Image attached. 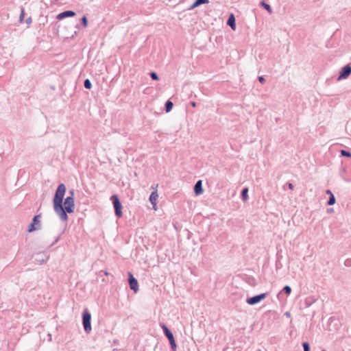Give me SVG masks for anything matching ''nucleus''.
I'll return each instance as SVG.
<instances>
[{
    "label": "nucleus",
    "instance_id": "10",
    "mask_svg": "<svg viewBox=\"0 0 351 351\" xmlns=\"http://www.w3.org/2000/svg\"><path fill=\"white\" fill-rule=\"evenodd\" d=\"M194 192L196 195H200L204 193L202 180H198L195 184Z\"/></svg>",
    "mask_w": 351,
    "mask_h": 351
},
{
    "label": "nucleus",
    "instance_id": "33",
    "mask_svg": "<svg viewBox=\"0 0 351 351\" xmlns=\"http://www.w3.org/2000/svg\"><path fill=\"white\" fill-rule=\"evenodd\" d=\"M289 188L290 189H293V184H289Z\"/></svg>",
    "mask_w": 351,
    "mask_h": 351
},
{
    "label": "nucleus",
    "instance_id": "35",
    "mask_svg": "<svg viewBox=\"0 0 351 351\" xmlns=\"http://www.w3.org/2000/svg\"><path fill=\"white\" fill-rule=\"evenodd\" d=\"M285 315H286V316H287V317H289V316H290V313H288V312H287V313H285Z\"/></svg>",
    "mask_w": 351,
    "mask_h": 351
},
{
    "label": "nucleus",
    "instance_id": "7",
    "mask_svg": "<svg viewBox=\"0 0 351 351\" xmlns=\"http://www.w3.org/2000/svg\"><path fill=\"white\" fill-rule=\"evenodd\" d=\"M129 283L130 289H132L135 293L138 290V284L137 280L134 278L131 273H129Z\"/></svg>",
    "mask_w": 351,
    "mask_h": 351
},
{
    "label": "nucleus",
    "instance_id": "1",
    "mask_svg": "<svg viewBox=\"0 0 351 351\" xmlns=\"http://www.w3.org/2000/svg\"><path fill=\"white\" fill-rule=\"evenodd\" d=\"M66 189L63 183L59 184L53 199V209L56 214L63 221H67L68 213H73L75 209L74 191L70 190L68 195L64 201V197Z\"/></svg>",
    "mask_w": 351,
    "mask_h": 351
},
{
    "label": "nucleus",
    "instance_id": "24",
    "mask_svg": "<svg viewBox=\"0 0 351 351\" xmlns=\"http://www.w3.org/2000/svg\"><path fill=\"white\" fill-rule=\"evenodd\" d=\"M302 346L304 348V351H309L310 350V347L307 342H304Z\"/></svg>",
    "mask_w": 351,
    "mask_h": 351
},
{
    "label": "nucleus",
    "instance_id": "21",
    "mask_svg": "<svg viewBox=\"0 0 351 351\" xmlns=\"http://www.w3.org/2000/svg\"><path fill=\"white\" fill-rule=\"evenodd\" d=\"M341 154L343 156H346V157H348V158H351V153L350 152H348L346 150H341Z\"/></svg>",
    "mask_w": 351,
    "mask_h": 351
},
{
    "label": "nucleus",
    "instance_id": "14",
    "mask_svg": "<svg viewBox=\"0 0 351 351\" xmlns=\"http://www.w3.org/2000/svg\"><path fill=\"white\" fill-rule=\"evenodd\" d=\"M228 25L230 26L232 30L236 29L235 18L233 14H231L228 20Z\"/></svg>",
    "mask_w": 351,
    "mask_h": 351
},
{
    "label": "nucleus",
    "instance_id": "15",
    "mask_svg": "<svg viewBox=\"0 0 351 351\" xmlns=\"http://www.w3.org/2000/svg\"><path fill=\"white\" fill-rule=\"evenodd\" d=\"M160 326L163 329L164 332L167 337L168 338L169 341L174 338L172 332L168 329V328L165 324H161Z\"/></svg>",
    "mask_w": 351,
    "mask_h": 351
},
{
    "label": "nucleus",
    "instance_id": "11",
    "mask_svg": "<svg viewBox=\"0 0 351 351\" xmlns=\"http://www.w3.org/2000/svg\"><path fill=\"white\" fill-rule=\"evenodd\" d=\"M49 256L46 254L38 253L36 254V258H35V261L39 263L40 264H43L47 262L49 259Z\"/></svg>",
    "mask_w": 351,
    "mask_h": 351
},
{
    "label": "nucleus",
    "instance_id": "18",
    "mask_svg": "<svg viewBox=\"0 0 351 351\" xmlns=\"http://www.w3.org/2000/svg\"><path fill=\"white\" fill-rule=\"evenodd\" d=\"M247 193H248V189L247 188H245L243 189L242 193H241V196L244 201H246L248 198Z\"/></svg>",
    "mask_w": 351,
    "mask_h": 351
},
{
    "label": "nucleus",
    "instance_id": "28",
    "mask_svg": "<svg viewBox=\"0 0 351 351\" xmlns=\"http://www.w3.org/2000/svg\"><path fill=\"white\" fill-rule=\"evenodd\" d=\"M60 240V236L57 237L56 239H55V241L51 243V246L53 245L54 244H56L58 241Z\"/></svg>",
    "mask_w": 351,
    "mask_h": 351
},
{
    "label": "nucleus",
    "instance_id": "26",
    "mask_svg": "<svg viewBox=\"0 0 351 351\" xmlns=\"http://www.w3.org/2000/svg\"><path fill=\"white\" fill-rule=\"evenodd\" d=\"M32 22V17H28L26 20H25V23L27 24V25H29L31 24Z\"/></svg>",
    "mask_w": 351,
    "mask_h": 351
},
{
    "label": "nucleus",
    "instance_id": "19",
    "mask_svg": "<svg viewBox=\"0 0 351 351\" xmlns=\"http://www.w3.org/2000/svg\"><path fill=\"white\" fill-rule=\"evenodd\" d=\"M335 202H336V200H335V197L334 195L331 194V195H330V198L328 201V204L330 206L333 205L335 204Z\"/></svg>",
    "mask_w": 351,
    "mask_h": 351
},
{
    "label": "nucleus",
    "instance_id": "12",
    "mask_svg": "<svg viewBox=\"0 0 351 351\" xmlns=\"http://www.w3.org/2000/svg\"><path fill=\"white\" fill-rule=\"evenodd\" d=\"M80 21H81V23L80 24H77L75 25V27L76 28H78L80 29V26H82L84 27H86L88 26V17L85 14L84 15L81 19H80Z\"/></svg>",
    "mask_w": 351,
    "mask_h": 351
},
{
    "label": "nucleus",
    "instance_id": "36",
    "mask_svg": "<svg viewBox=\"0 0 351 351\" xmlns=\"http://www.w3.org/2000/svg\"><path fill=\"white\" fill-rule=\"evenodd\" d=\"M88 86H89V89H90L91 88V84L90 82H89Z\"/></svg>",
    "mask_w": 351,
    "mask_h": 351
},
{
    "label": "nucleus",
    "instance_id": "34",
    "mask_svg": "<svg viewBox=\"0 0 351 351\" xmlns=\"http://www.w3.org/2000/svg\"><path fill=\"white\" fill-rule=\"evenodd\" d=\"M88 317H89V320L90 319V315L89 314L88 315ZM91 329V327H90V323L89 322V330H90Z\"/></svg>",
    "mask_w": 351,
    "mask_h": 351
},
{
    "label": "nucleus",
    "instance_id": "17",
    "mask_svg": "<svg viewBox=\"0 0 351 351\" xmlns=\"http://www.w3.org/2000/svg\"><path fill=\"white\" fill-rule=\"evenodd\" d=\"M173 103L171 101H167L165 104V108H166V111L167 112H169L171 110L172 108H173Z\"/></svg>",
    "mask_w": 351,
    "mask_h": 351
},
{
    "label": "nucleus",
    "instance_id": "25",
    "mask_svg": "<svg viewBox=\"0 0 351 351\" xmlns=\"http://www.w3.org/2000/svg\"><path fill=\"white\" fill-rule=\"evenodd\" d=\"M150 76L154 80H158L159 79L158 75L155 72H152L150 73Z\"/></svg>",
    "mask_w": 351,
    "mask_h": 351
},
{
    "label": "nucleus",
    "instance_id": "9",
    "mask_svg": "<svg viewBox=\"0 0 351 351\" xmlns=\"http://www.w3.org/2000/svg\"><path fill=\"white\" fill-rule=\"evenodd\" d=\"M82 324L84 329L88 333V308H85L82 313Z\"/></svg>",
    "mask_w": 351,
    "mask_h": 351
},
{
    "label": "nucleus",
    "instance_id": "8",
    "mask_svg": "<svg viewBox=\"0 0 351 351\" xmlns=\"http://www.w3.org/2000/svg\"><path fill=\"white\" fill-rule=\"evenodd\" d=\"M351 73V67L349 65L344 66L339 77V80L347 78Z\"/></svg>",
    "mask_w": 351,
    "mask_h": 351
},
{
    "label": "nucleus",
    "instance_id": "22",
    "mask_svg": "<svg viewBox=\"0 0 351 351\" xmlns=\"http://www.w3.org/2000/svg\"><path fill=\"white\" fill-rule=\"evenodd\" d=\"M169 343H170V345H171V347L172 350H176V342H175L174 338L171 339V340H169Z\"/></svg>",
    "mask_w": 351,
    "mask_h": 351
},
{
    "label": "nucleus",
    "instance_id": "4",
    "mask_svg": "<svg viewBox=\"0 0 351 351\" xmlns=\"http://www.w3.org/2000/svg\"><path fill=\"white\" fill-rule=\"evenodd\" d=\"M266 295H267L266 293H262L258 295L249 298L246 300V302L250 305L256 304L260 302L261 301L263 300L266 298Z\"/></svg>",
    "mask_w": 351,
    "mask_h": 351
},
{
    "label": "nucleus",
    "instance_id": "6",
    "mask_svg": "<svg viewBox=\"0 0 351 351\" xmlns=\"http://www.w3.org/2000/svg\"><path fill=\"white\" fill-rule=\"evenodd\" d=\"M158 198V193L157 190L156 189L154 191H153L151 193V195L149 196V201H150L151 204H152L153 210H157V209H158V207H157Z\"/></svg>",
    "mask_w": 351,
    "mask_h": 351
},
{
    "label": "nucleus",
    "instance_id": "27",
    "mask_svg": "<svg viewBox=\"0 0 351 351\" xmlns=\"http://www.w3.org/2000/svg\"><path fill=\"white\" fill-rule=\"evenodd\" d=\"M84 86L86 89H88V78L84 81Z\"/></svg>",
    "mask_w": 351,
    "mask_h": 351
},
{
    "label": "nucleus",
    "instance_id": "30",
    "mask_svg": "<svg viewBox=\"0 0 351 351\" xmlns=\"http://www.w3.org/2000/svg\"><path fill=\"white\" fill-rule=\"evenodd\" d=\"M334 212V210L332 208H328L327 209L328 213H332Z\"/></svg>",
    "mask_w": 351,
    "mask_h": 351
},
{
    "label": "nucleus",
    "instance_id": "23",
    "mask_svg": "<svg viewBox=\"0 0 351 351\" xmlns=\"http://www.w3.org/2000/svg\"><path fill=\"white\" fill-rule=\"evenodd\" d=\"M25 16V10L24 8H21V14L19 16V21L22 22Z\"/></svg>",
    "mask_w": 351,
    "mask_h": 351
},
{
    "label": "nucleus",
    "instance_id": "3",
    "mask_svg": "<svg viewBox=\"0 0 351 351\" xmlns=\"http://www.w3.org/2000/svg\"><path fill=\"white\" fill-rule=\"evenodd\" d=\"M111 199L112 201L114 208L115 210V215L118 217H121L123 215L122 213V206L119 201V199L117 195H114L112 196Z\"/></svg>",
    "mask_w": 351,
    "mask_h": 351
},
{
    "label": "nucleus",
    "instance_id": "32",
    "mask_svg": "<svg viewBox=\"0 0 351 351\" xmlns=\"http://www.w3.org/2000/svg\"><path fill=\"white\" fill-rule=\"evenodd\" d=\"M326 193L329 195H331V194H332V193L330 190H327Z\"/></svg>",
    "mask_w": 351,
    "mask_h": 351
},
{
    "label": "nucleus",
    "instance_id": "16",
    "mask_svg": "<svg viewBox=\"0 0 351 351\" xmlns=\"http://www.w3.org/2000/svg\"><path fill=\"white\" fill-rule=\"evenodd\" d=\"M261 5L263 7L269 14L272 12V9L269 4L265 3L264 1H262L261 2Z\"/></svg>",
    "mask_w": 351,
    "mask_h": 351
},
{
    "label": "nucleus",
    "instance_id": "31",
    "mask_svg": "<svg viewBox=\"0 0 351 351\" xmlns=\"http://www.w3.org/2000/svg\"><path fill=\"white\" fill-rule=\"evenodd\" d=\"M191 105L193 107H194V108H195V107H196V103H195V101H191Z\"/></svg>",
    "mask_w": 351,
    "mask_h": 351
},
{
    "label": "nucleus",
    "instance_id": "13",
    "mask_svg": "<svg viewBox=\"0 0 351 351\" xmlns=\"http://www.w3.org/2000/svg\"><path fill=\"white\" fill-rule=\"evenodd\" d=\"M208 0H196L189 8V10H193L194 8L199 6L202 4L208 3Z\"/></svg>",
    "mask_w": 351,
    "mask_h": 351
},
{
    "label": "nucleus",
    "instance_id": "2",
    "mask_svg": "<svg viewBox=\"0 0 351 351\" xmlns=\"http://www.w3.org/2000/svg\"><path fill=\"white\" fill-rule=\"evenodd\" d=\"M40 217H41L40 214L36 215L33 217L31 223H29V225L28 226L27 229V231L28 232H32L37 230L40 229V227H41L40 221Z\"/></svg>",
    "mask_w": 351,
    "mask_h": 351
},
{
    "label": "nucleus",
    "instance_id": "20",
    "mask_svg": "<svg viewBox=\"0 0 351 351\" xmlns=\"http://www.w3.org/2000/svg\"><path fill=\"white\" fill-rule=\"evenodd\" d=\"M283 291L287 294V295H289L291 292V289L289 286H285L284 288H283Z\"/></svg>",
    "mask_w": 351,
    "mask_h": 351
},
{
    "label": "nucleus",
    "instance_id": "29",
    "mask_svg": "<svg viewBox=\"0 0 351 351\" xmlns=\"http://www.w3.org/2000/svg\"><path fill=\"white\" fill-rule=\"evenodd\" d=\"M258 80L261 83H264L265 82V78L263 77H258Z\"/></svg>",
    "mask_w": 351,
    "mask_h": 351
},
{
    "label": "nucleus",
    "instance_id": "5",
    "mask_svg": "<svg viewBox=\"0 0 351 351\" xmlns=\"http://www.w3.org/2000/svg\"><path fill=\"white\" fill-rule=\"evenodd\" d=\"M75 16H76L75 12H74L73 10H65V11H63V12L59 13L56 16V19L59 21H61L65 18L73 17Z\"/></svg>",
    "mask_w": 351,
    "mask_h": 351
}]
</instances>
